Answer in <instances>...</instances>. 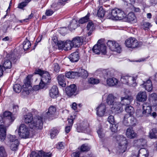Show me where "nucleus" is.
Returning <instances> with one entry per match:
<instances>
[{"mask_svg": "<svg viewBox=\"0 0 157 157\" xmlns=\"http://www.w3.org/2000/svg\"><path fill=\"white\" fill-rule=\"evenodd\" d=\"M24 122L29 124L30 128L33 129H41L42 128L43 122L41 117L36 116L33 117L32 115L28 113L24 116Z\"/></svg>", "mask_w": 157, "mask_h": 157, "instance_id": "f257e3e1", "label": "nucleus"}, {"mask_svg": "<svg viewBox=\"0 0 157 157\" xmlns=\"http://www.w3.org/2000/svg\"><path fill=\"white\" fill-rule=\"evenodd\" d=\"M35 73L39 74L42 77L39 85H36L33 87V90L36 91L39 90L40 88L43 89L50 82L51 78L48 72L44 71L40 69L36 70Z\"/></svg>", "mask_w": 157, "mask_h": 157, "instance_id": "f03ea898", "label": "nucleus"}, {"mask_svg": "<svg viewBox=\"0 0 157 157\" xmlns=\"http://www.w3.org/2000/svg\"><path fill=\"white\" fill-rule=\"evenodd\" d=\"M118 142V146L117 148V153L122 154L127 150L128 142L126 138L123 136L118 135L116 137Z\"/></svg>", "mask_w": 157, "mask_h": 157, "instance_id": "7ed1b4c3", "label": "nucleus"}, {"mask_svg": "<svg viewBox=\"0 0 157 157\" xmlns=\"http://www.w3.org/2000/svg\"><path fill=\"white\" fill-rule=\"evenodd\" d=\"M116 98L113 94H109L107 98L106 102L109 105H112L111 108L115 112L119 113V111L121 109V105L119 102L115 101Z\"/></svg>", "mask_w": 157, "mask_h": 157, "instance_id": "20e7f679", "label": "nucleus"}, {"mask_svg": "<svg viewBox=\"0 0 157 157\" xmlns=\"http://www.w3.org/2000/svg\"><path fill=\"white\" fill-rule=\"evenodd\" d=\"M16 57L13 54H8L4 58L1 65L4 70L10 69L12 67V62H14Z\"/></svg>", "mask_w": 157, "mask_h": 157, "instance_id": "39448f33", "label": "nucleus"}, {"mask_svg": "<svg viewBox=\"0 0 157 157\" xmlns=\"http://www.w3.org/2000/svg\"><path fill=\"white\" fill-rule=\"evenodd\" d=\"M126 15L121 10L116 8L112 10L108 16V18L112 19H121L126 17Z\"/></svg>", "mask_w": 157, "mask_h": 157, "instance_id": "423d86ee", "label": "nucleus"}, {"mask_svg": "<svg viewBox=\"0 0 157 157\" xmlns=\"http://www.w3.org/2000/svg\"><path fill=\"white\" fill-rule=\"evenodd\" d=\"M126 46L128 48H134L141 46L142 44L141 42H139L135 38L130 37L127 39L125 42Z\"/></svg>", "mask_w": 157, "mask_h": 157, "instance_id": "0eeeda50", "label": "nucleus"}, {"mask_svg": "<svg viewBox=\"0 0 157 157\" xmlns=\"http://www.w3.org/2000/svg\"><path fill=\"white\" fill-rule=\"evenodd\" d=\"M136 78L128 75L122 76L121 78V81L123 84L135 86H136Z\"/></svg>", "mask_w": 157, "mask_h": 157, "instance_id": "6e6552de", "label": "nucleus"}, {"mask_svg": "<svg viewBox=\"0 0 157 157\" xmlns=\"http://www.w3.org/2000/svg\"><path fill=\"white\" fill-rule=\"evenodd\" d=\"M18 132L19 136L21 138H27L29 134L28 128L24 124H22L20 125Z\"/></svg>", "mask_w": 157, "mask_h": 157, "instance_id": "1a4fd4ad", "label": "nucleus"}, {"mask_svg": "<svg viewBox=\"0 0 157 157\" xmlns=\"http://www.w3.org/2000/svg\"><path fill=\"white\" fill-rule=\"evenodd\" d=\"M107 45L112 51L116 52L118 53H121L122 51L120 45L115 41L109 40L107 43Z\"/></svg>", "mask_w": 157, "mask_h": 157, "instance_id": "9d476101", "label": "nucleus"}, {"mask_svg": "<svg viewBox=\"0 0 157 157\" xmlns=\"http://www.w3.org/2000/svg\"><path fill=\"white\" fill-rule=\"evenodd\" d=\"M9 138L10 142V146L11 150L14 151H16L19 144L18 140L16 139L14 135H10Z\"/></svg>", "mask_w": 157, "mask_h": 157, "instance_id": "9b49d317", "label": "nucleus"}, {"mask_svg": "<svg viewBox=\"0 0 157 157\" xmlns=\"http://www.w3.org/2000/svg\"><path fill=\"white\" fill-rule=\"evenodd\" d=\"M136 122V120L133 117L129 116L128 114L125 115L123 123L125 125H133L135 124Z\"/></svg>", "mask_w": 157, "mask_h": 157, "instance_id": "f8f14e48", "label": "nucleus"}, {"mask_svg": "<svg viewBox=\"0 0 157 157\" xmlns=\"http://www.w3.org/2000/svg\"><path fill=\"white\" fill-rule=\"evenodd\" d=\"M104 81H101V83L105 85L107 84L108 86H117L119 82L118 80L115 78H109L107 79L104 78Z\"/></svg>", "mask_w": 157, "mask_h": 157, "instance_id": "ddd939ff", "label": "nucleus"}, {"mask_svg": "<svg viewBox=\"0 0 157 157\" xmlns=\"http://www.w3.org/2000/svg\"><path fill=\"white\" fill-rule=\"evenodd\" d=\"M121 103H120L122 105H129L128 104L131 103V102L133 100V97L131 95H126L124 97H122L121 98ZM122 109L121 106V109L119 111V112H121Z\"/></svg>", "mask_w": 157, "mask_h": 157, "instance_id": "4468645a", "label": "nucleus"}, {"mask_svg": "<svg viewBox=\"0 0 157 157\" xmlns=\"http://www.w3.org/2000/svg\"><path fill=\"white\" fill-rule=\"evenodd\" d=\"M143 111L142 114L144 116H148L150 114L151 111V107L149 103H145L143 105Z\"/></svg>", "mask_w": 157, "mask_h": 157, "instance_id": "2eb2a0df", "label": "nucleus"}, {"mask_svg": "<svg viewBox=\"0 0 157 157\" xmlns=\"http://www.w3.org/2000/svg\"><path fill=\"white\" fill-rule=\"evenodd\" d=\"M74 47H79L82 44L83 41L82 37L76 36L71 41Z\"/></svg>", "mask_w": 157, "mask_h": 157, "instance_id": "dca6fc26", "label": "nucleus"}, {"mask_svg": "<svg viewBox=\"0 0 157 157\" xmlns=\"http://www.w3.org/2000/svg\"><path fill=\"white\" fill-rule=\"evenodd\" d=\"M106 107L104 104H101L97 108V114L100 116H103L105 114Z\"/></svg>", "mask_w": 157, "mask_h": 157, "instance_id": "f3484780", "label": "nucleus"}, {"mask_svg": "<svg viewBox=\"0 0 157 157\" xmlns=\"http://www.w3.org/2000/svg\"><path fill=\"white\" fill-rule=\"evenodd\" d=\"M76 86L75 84L71 85L66 88V92L67 95L71 96L75 93L76 90Z\"/></svg>", "mask_w": 157, "mask_h": 157, "instance_id": "a211bd4d", "label": "nucleus"}, {"mask_svg": "<svg viewBox=\"0 0 157 157\" xmlns=\"http://www.w3.org/2000/svg\"><path fill=\"white\" fill-rule=\"evenodd\" d=\"M50 97L53 98H57L59 94V91L57 87L56 86H53L49 91Z\"/></svg>", "mask_w": 157, "mask_h": 157, "instance_id": "6ab92c4d", "label": "nucleus"}, {"mask_svg": "<svg viewBox=\"0 0 157 157\" xmlns=\"http://www.w3.org/2000/svg\"><path fill=\"white\" fill-rule=\"evenodd\" d=\"M7 126L3 124L0 126V140L3 141L5 139L6 135V130Z\"/></svg>", "mask_w": 157, "mask_h": 157, "instance_id": "aec40b11", "label": "nucleus"}, {"mask_svg": "<svg viewBox=\"0 0 157 157\" xmlns=\"http://www.w3.org/2000/svg\"><path fill=\"white\" fill-rule=\"evenodd\" d=\"M137 100L139 101L143 102L146 100L147 95L146 92L140 91L139 92L136 97Z\"/></svg>", "mask_w": 157, "mask_h": 157, "instance_id": "412c9836", "label": "nucleus"}, {"mask_svg": "<svg viewBox=\"0 0 157 157\" xmlns=\"http://www.w3.org/2000/svg\"><path fill=\"white\" fill-rule=\"evenodd\" d=\"M24 90L25 91L29 90L32 88L31 84V81L29 76H27L26 79L24 80V83L23 85Z\"/></svg>", "mask_w": 157, "mask_h": 157, "instance_id": "4be33fe9", "label": "nucleus"}, {"mask_svg": "<svg viewBox=\"0 0 157 157\" xmlns=\"http://www.w3.org/2000/svg\"><path fill=\"white\" fill-rule=\"evenodd\" d=\"M126 134L127 136L130 139L135 138L136 136V134L133 130L132 128L129 127L126 130Z\"/></svg>", "mask_w": 157, "mask_h": 157, "instance_id": "5701e85b", "label": "nucleus"}, {"mask_svg": "<svg viewBox=\"0 0 157 157\" xmlns=\"http://www.w3.org/2000/svg\"><path fill=\"white\" fill-rule=\"evenodd\" d=\"M69 58L70 61L72 62H76L79 59V54L78 52H75L69 56Z\"/></svg>", "mask_w": 157, "mask_h": 157, "instance_id": "b1692460", "label": "nucleus"}, {"mask_svg": "<svg viewBox=\"0 0 157 157\" xmlns=\"http://www.w3.org/2000/svg\"><path fill=\"white\" fill-rule=\"evenodd\" d=\"M136 146L139 148H144L146 144V141L143 138L140 139L136 141Z\"/></svg>", "mask_w": 157, "mask_h": 157, "instance_id": "393cba45", "label": "nucleus"}, {"mask_svg": "<svg viewBox=\"0 0 157 157\" xmlns=\"http://www.w3.org/2000/svg\"><path fill=\"white\" fill-rule=\"evenodd\" d=\"M144 87L145 90L148 92L151 91L153 89V86L151 80L148 79L144 82Z\"/></svg>", "mask_w": 157, "mask_h": 157, "instance_id": "a878e982", "label": "nucleus"}, {"mask_svg": "<svg viewBox=\"0 0 157 157\" xmlns=\"http://www.w3.org/2000/svg\"><path fill=\"white\" fill-rule=\"evenodd\" d=\"M64 78V76L61 75H59L57 77L59 84L62 87H64L66 85Z\"/></svg>", "mask_w": 157, "mask_h": 157, "instance_id": "bb28decb", "label": "nucleus"}, {"mask_svg": "<svg viewBox=\"0 0 157 157\" xmlns=\"http://www.w3.org/2000/svg\"><path fill=\"white\" fill-rule=\"evenodd\" d=\"M128 21L130 22L135 23L136 21V17L133 13H129L127 16Z\"/></svg>", "mask_w": 157, "mask_h": 157, "instance_id": "cd10ccee", "label": "nucleus"}, {"mask_svg": "<svg viewBox=\"0 0 157 157\" xmlns=\"http://www.w3.org/2000/svg\"><path fill=\"white\" fill-rule=\"evenodd\" d=\"M125 111L128 114L129 116H132L134 113V109L131 106L126 105L125 108Z\"/></svg>", "mask_w": 157, "mask_h": 157, "instance_id": "c85d7f7f", "label": "nucleus"}, {"mask_svg": "<svg viewBox=\"0 0 157 157\" xmlns=\"http://www.w3.org/2000/svg\"><path fill=\"white\" fill-rule=\"evenodd\" d=\"M64 50L68 51L71 50L73 47H74L72 45L71 40H67L64 42Z\"/></svg>", "mask_w": 157, "mask_h": 157, "instance_id": "c756f323", "label": "nucleus"}, {"mask_svg": "<svg viewBox=\"0 0 157 157\" xmlns=\"http://www.w3.org/2000/svg\"><path fill=\"white\" fill-rule=\"evenodd\" d=\"M56 109L55 107L53 106H50L48 109V111L47 112V114L49 117L53 115L56 112Z\"/></svg>", "mask_w": 157, "mask_h": 157, "instance_id": "7c9ffc66", "label": "nucleus"}, {"mask_svg": "<svg viewBox=\"0 0 157 157\" xmlns=\"http://www.w3.org/2000/svg\"><path fill=\"white\" fill-rule=\"evenodd\" d=\"M100 41V40H99L98 41L99 48H100L101 52L103 54L105 55L106 52V47L104 44H100L99 43Z\"/></svg>", "mask_w": 157, "mask_h": 157, "instance_id": "2f4dec72", "label": "nucleus"}, {"mask_svg": "<svg viewBox=\"0 0 157 157\" xmlns=\"http://www.w3.org/2000/svg\"><path fill=\"white\" fill-rule=\"evenodd\" d=\"M23 46L25 51L27 50L31 47V44L27 38L23 42Z\"/></svg>", "mask_w": 157, "mask_h": 157, "instance_id": "473e14b6", "label": "nucleus"}, {"mask_svg": "<svg viewBox=\"0 0 157 157\" xmlns=\"http://www.w3.org/2000/svg\"><path fill=\"white\" fill-rule=\"evenodd\" d=\"M138 154L141 156H145L147 157L149 155L148 151L146 149L144 148H140L138 151Z\"/></svg>", "mask_w": 157, "mask_h": 157, "instance_id": "72a5a7b5", "label": "nucleus"}, {"mask_svg": "<svg viewBox=\"0 0 157 157\" xmlns=\"http://www.w3.org/2000/svg\"><path fill=\"white\" fill-rule=\"evenodd\" d=\"M90 16V13H88L85 16L81 18L78 21L79 23L83 24L88 22Z\"/></svg>", "mask_w": 157, "mask_h": 157, "instance_id": "f704fd0d", "label": "nucleus"}, {"mask_svg": "<svg viewBox=\"0 0 157 157\" xmlns=\"http://www.w3.org/2000/svg\"><path fill=\"white\" fill-rule=\"evenodd\" d=\"M31 0H25L24 2H21L18 5L17 7L19 9L24 10V8L26 6Z\"/></svg>", "mask_w": 157, "mask_h": 157, "instance_id": "c9c22d12", "label": "nucleus"}, {"mask_svg": "<svg viewBox=\"0 0 157 157\" xmlns=\"http://www.w3.org/2000/svg\"><path fill=\"white\" fill-rule=\"evenodd\" d=\"M98 8V10L97 13L98 17H103L105 15V12L103 9L102 6H99Z\"/></svg>", "mask_w": 157, "mask_h": 157, "instance_id": "e433bc0d", "label": "nucleus"}, {"mask_svg": "<svg viewBox=\"0 0 157 157\" xmlns=\"http://www.w3.org/2000/svg\"><path fill=\"white\" fill-rule=\"evenodd\" d=\"M77 26V22L75 20H73L70 23L68 27L71 30L75 29Z\"/></svg>", "mask_w": 157, "mask_h": 157, "instance_id": "4c0bfd02", "label": "nucleus"}, {"mask_svg": "<svg viewBox=\"0 0 157 157\" xmlns=\"http://www.w3.org/2000/svg\"><path fill=\"white\" fill-rule=\"evenodd\" d=\"M101 82L98 79L93 77L90 78L88 80L89 83L93 85L97 84Z\"/></svg>", "mask_w": 157, "mask_h": 157, "instance_id": "58836bf2", "label": "nucleus"}, {"mask_svg": "<svg viewBox=\"0 0 157 157\" xmlns=\"http://www.w3.org/2000/svg\"><path fill=\"white\" fill-rule=\"evenodd\" d=\"M90 148V147L88 144H84L81 146L80 150L81 151H89Z\"/></svg>", "mask_w": 157, "mask_h": 157, "instance_id": "ea45409f", "label": "nucleus"}, {"mask_svg": "<svg viewBox=\"0 0 157 157\" xmlns=\"http://www.w3.org/2000/svg\"><path fill=\"white\" fill-rule=\"evenodd\" d=\"M78 76H81L83 78H86L88 76V73L87 71L84 69H82L81 71L79 73Z\"/></svg>", "mask_w": 157, "mask_h": 157, "instance_id": "a19ab883", "label": "nucleus"}, {"mask_svg": "<svg viewBox=\"0 0 157 157\" xmlns=\"http://www.w3.org/2000/svg\"><path fill=\"white\" fill-rule=\"evenodd\" d=\"M59 131L55 128H53L50 131V135L52 138H54L58 133Z\"/></svg>", "mask_w": 157, "mask_h": 157, "instance_id": "79ce46f5", "label": "nucleus"}, {"mask_svg": "<svg viewBox=\"0 0 157 157\" xmlns=\"http://www.w3.org/2000/svg\"><path fill=\"white\" fill-rule=\"evenodd\" d=\"M13 89L16 93H19L22 89V87L19 84H15L13 86Z\"/></svg>", "mask_w": 157, "mask_h": 157, "instance_id": "37998d69", "label": "nucleus"}, {"mask_svg": "<svg viewBox=\"0 0 157 157\" xmlns=\"http://www.w3.org/2000/svg\"><path fill=\"white\" fill-rule=\"evenodd\" d=\"M11 113L9 111H6L4 112L3 114V116L4 117H8V118H10L11 121H13L15 118L11 116Z\"/></svg>", "mask_w": 157, "mask_h": 157, "instance_id": "c03bdc74", "label": "nucleus"}, {"mask_svg": "<svg viewBox=\"0 0 157 157\" xmlns=\"http://www.w3.org/2000/svg\"><path fill=\"white\" fill-rule=\"evenodd\" d=\"M87 29L89 31H93L95 28L94 25L92 22H89L87 25Z\"/></svg>", "mask_w": 157, "mask_h": 157, "instance_id": "a18cd8bd", "label": "nucleus"}, {"mask_svg": "<svg viewBox=\"0 0 157 157\" xmlns=\"http://www.w3.org/2000/svg\"><path fill=\"white\" fill-rule=\"evenodd\" d=\"M7 155L4 147L0 146V157H7Z\"/></svg>", "mask_w": 157, "mask_h": 157, "instance_id": "49530a36", "label": "nucleus"}, {"mask_svg": "<svg viewBox=\"0 0 157 157\" xmlns=\"http://www.w3.org/2000/svg\"><path fill=\"white\" fill-rule=\"evenodd\" d=\"M92 50L96 54H98L101 52L100 50L99 47L98 43L95 45L93 48Z\"/></svg>", "mask_w": 157, "mask_h": 157, "instance_id": "de8ad7c7", "label": "nucleus"}, {"mask_svg": "<svg viewBox=\"0 0 157 157\" xmlns=\"http://www.w3.org/2000/svg\"><path fill=\"white\" fill-rule=\"evenodd\" d=\"M97 133L100 138H103L105 136V133L102 128L100 127L97 130Z\"/></svg>", "mask_w": 157, "mask_h": 157, "instance_id": "09e8293b", "label": "nucleus"}, {"mask_svg": "<svg viewBox=\"0 0 157 157\" xmlns=\"http://www.w3.org/2000/svg\"><path fill=\"white\" fill-rule=\"evenodd\" d=\"M41 153L40 151H39L38 153L35 152H32L31 154L30 157H41Z\"/></svg>", "mask_w": 157, "mask_h": 157, "instance_id": "8fccbe9b", "label": "nucleus"}, {"mask_svg": "<svg viewBox=\"0 0 157 157\" xmlns=\"http://www.w3.org/2000/svg\"><path fill=\"white\" fill-rule=\"evenodd\" d=\"M41 153V157H51L52 153L50 152H45L42 151H40Z\"/></svg>", "mask_w": 157, "mask_h": 157, "instance_id": "3c124183", "label": "nucleus"}, {"mask_svg": "<svg viewBox=\"0 0 157 157\" xmlns=\"http://www.w3.org/2000/svg\"><path fill=\"white\" fill-rule=\"evenodd\" d=\"M110 129L112 132H116L117 130V126L116 123L111 124L110 125Z\"/></svg>", "mask_w": 157, "mask_h": 157, "instance_id": "603ef678", "label": "nucleus"}, {"mask_svg": "<svg viewBox=\"0 0 157 157\" xmlns=\"http://www.w3.org/2000/svg\"><path fill=\"white\" fill-rule=\"evenodd\" d=\"M107 121L110 124L114 123H116L114 120V117L112 115H110L108 117Z\"/></svg>", "mask_w": 157, "mask_h": 157, "instance_id": "864d4df0", "label": "nucleus"}, {"mask_svg": "<svg viewBox=\"0 0 157 157\" xmlns=\"http://www.w3.org/2000/svg\"><path fill=\"white\" fill-rule=\"evenodd\" d=\"M59 49L63 48L64 50V42L63 41H58L56 44Z\"/></svg>", "mask_w": 157, "mask_h": 157, "instance_id": "5fc2aeb1", "label": "nucleus"}, {"mask_svg": "<svg viewBox=\"0 0 157 157\" xmlns=\"http://www.w3.org/2000/svg\"><path fill=\"white\" fill-rule=\"evenodd\" d=\"M53 70L56 72H58L60 69V67L57 63H54L53 66Z\"/></svg>", "mask_w": 157, "mask_h": 157, "instance_id": "6e6d98bb", "label": "nucleus"}, {"mask_svg": "<svg viewBox=\"0 0 157 157\" xmlns=\"http://www.w3.org/2000/svg\"><path fill=\"white\" fill-rule=\"evenodd\" d=\"M75 118H73V117L71 116L70 118H68L67 120L68 122V125H70L71 126H72L73 123V121Z\"/></svg>", "mask_w": 157, "mask_h": 157, "instance_id": "4d7b16f0", "label": "nucleus"}, {"mask_svg": "<svg viewBox=\"0 0 157 157\" xmlns=\"http://www.w3.org/2000/svg\"><path fill=\"white\" fill-rule=\"evenodd\" d=\"M71 78H74L78 76V72L71 71Z\"/></svg>", "mask_w": 157, "mask_h": 157, "instance_id": "13d9d810", "label": "nucleus"}, {"mask_svg": "<svg viewBox=\"0 0 157 157\" xmlns=\"http://www.w3.org/2000/svg\"><path fill=\"white\" fill-rule=\"evenodd\" d=\"M80 152L79 151H76L73 152L71 155V157H79Z\"/></svg>", "mask_w": 157, "mask_h": 157, "instance_id": "bf43d9fd", "label": "nucleus"}, {"mask_svg": "<svg viewBox=\"0 0 157 157\" xmlns=\"http://www.w3.org/2000/svg\"><path fill=\"white\" fill-rule=\"evenodd\" d=\"M150 98L155 101L157 100V94L155 93L151 94L150 96Z\"/></svg>", "mask_w": 157, "mask_h": 157, "instance_id": "052dcab7", "label": "nucleus"}, {"mask_svg": "<svg viewBox=\"0 0 157 157\" xmlns=\"http://www.w3.org/2000/svg\"><path fill=\"white\" fill-rule=\"evenodd\" d=\"M143 25L144 29L146 28L149 29L151 26V24L148 22H144L143 24Z\"/></svg>", "mask_w": 157, "mask_h": 157, "instance_id": "680f3d73", "label": "nucleus"}, {"mask_svg": "<svg viewBox=\"0 0 157 157\" xmlns=\"http://www.w3.org/2000/svg\"><path fill=\"white\" fill-rule=\"evenodd\" d=\"M142 112L140 110H137L136 112V114L137 117H139L144 116V115L142 114Z\"/></svg>", "mask_w": 157, "mask_h": 157, "instance_id": "e2e57ef3", "label": "nucleus"}, {"mask_svg": "<svg viewBox=\"0 0 157 157\" xmlns=\"http://www.w3.org/2000/svg\"><path fill=\"white\" fill-rule=\"evenodd\" d=\"M149 136L151 139L157 138V136L156 134L152 131L150 133Z\"/></svg>", "mask_w": 157, "mask_h": 157, "instance_id": "0e129e2a", "label": "nucleus"}, {"mask_svg": "<svg viewBox=\"0 0 157 157\" xmlns=\"http://www.w3.org/2000/svg\"><path fill=\"white\" fill-rule=\"evenodd\" d=\"M57 147L58 149H63L64 148L63 144L62 142L59 143Z\"/></svg>", "mask_w": 157, "mask_h": 157, "instance_id": "69168bd1", "label": "nucleus"}, {"mask_svg": "<svg viewBox=\"0 0 157 157\" xmlns=\"http://www.w3.org/2000/svg\"><path fill=\"white\" fill-rule=\"evenodd\" d=\"M53 13V11L48 10H46L45 14L47 16H51Z\"/></svg>", "mask_w": 157, "mask_h": 157, "instance_id": "338daca9", "label": "nucleus"}, {"mask_svg": "<svg viewBox=\"0 0 157 157\" xmlns=\"http://www.w3.org/2000/svg\"><path fill=\"white\" fill-rule=\"evenodd\" d=\"M72 126L68 125L66 126L65 128V131L66 133H68L70 131Z\"/></svg>", "mask_w": 157, "mask_h": 157, "instance_id": "774afa93", "label": "nucleus"}]
</instances>
